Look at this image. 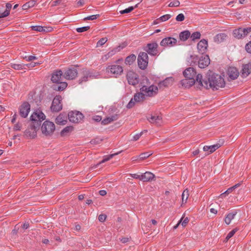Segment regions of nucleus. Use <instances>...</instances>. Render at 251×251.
<instances>
[{"label": "nucleus", "mask_w": 251, "mask_h": 251, "mask_svg": "<svg viewBox=\"0 0 251 251\" xmlns=\"http://www.w3.org/2000/svg\"><path fill=\"white\" fill-rule=\"evenodd\" d=\"M25 59L27 61H30L32 60H36L37 59V57H36L35 56H33V55H30V56H25L24 57Z\"/></svg>", "instance_id": "nucleus-60"}, {"label": "nucleus", "mask_w": 251, "mask_h": 251, "mask_svg": "<svg viewBox=\"0 0 251 251\" xmlns=\"http://www.w3.org/2000/svg\"><path fill=\"white\" fill-rule=\"evenodd\" d=\"M55 125L53 123L49 121H45L42 126L41 131L42 133L46 136H50L55 130Z\"/></svg>", "instance_id": "nucleus-4"}, {"label": "nucleus", "mask_w": 251, "mask_h": 251, "mask_svg": "<svg viewBox=\"0 0 251 251\" xmlns=\"http://www.w3.org/2000/svg\"><path fill=\"white\" fill-rule=\"evenodd\" d=\"M235 188H236V186H233L229 188H228L226 191L224 193H222L221 196V197H223L224 195L226 194H228L230 193H231L233 190H234Z\"/></svg>", "instance_id": "nucleus-55"}, {"label": "nucleus", "mask_w": 251, "mask_h": 251, "mask_svg": "<svg viewBox=\"0 0 251 251\" xmlns=\"http://www.w3.org/2000/svg\"><path fill=\"white\" fill-rule=\"evenodd\" d=\"M158 47V45L156 42L149 43L144 48V50L151 56L158 55L159 52L157 49Z\"/></svg>", "instance_id": "nucleus-8"}, {"label": "nucleus", "mask_w": 251, "mask_h": 251, "mask_svg": "<svg viewBox=\"0 0 251 251\" xmlns=\"http://www.w3.org/2000/svg\"><path fill=\"white\" fill-rule=\"evenodd\" d=\"M200 58L196 54L191 55L187 59V62L190 65H196L199 61Z\"/></svg>", "instance_id": "nucleus-32"}, {"label": "nucleus", "mask_w": 251, "mask_h": 251, "mask_svg": "<svg viewBox=\"0 0 251 251\" xmlns=\"http://www.w3.org/2000/svg\"><path fill=\"white\" fill-rule=\"evenodd\" d=\"M179 5L180 2L178 0H174L169 4L168 6L170 7H178Z\"/></svg>", "instance_id": "nucleus-46"}, {"label": "nucleus", "mask_w": 251, "mask_h": 251, "mask_svg": "<svg viewBox=\"0 0 251 251\" xmlns=\"http://www.w3.org/2000/svg\"><path fill=\"white\" fill-rule=\"evenodd\" d=\"M152 154L151 152H146L141 153L139 155V157L140 159L143 160L151 156Z\"/></svg>", "instance_id": "nucleus-42"}, {"label": "nucleus", "mask_w": 251, "mask_h": 251, "mask_svg": "<svg viewBox=\"0 0 251 251\" xmlns=\"http://www.w3.org/2000/svg\"><path fill=\"white\" fill-rule=\"evenodd\" d=\"M220 147V146L218 144L211 146H204L203 148V150L204 151H208L209 153H211L215 151Z\"/></svg>", "instance_id": "nucleus-28"}, {"label": "nucleus", "mask_w": 251, "mask_h": 251, "mask_svg": "<svg viewBox=\"0 0 251 251\" xmlns=\"http://www.w3.org/2000/svg\"><path fill=\"white\" fill-rule=\"evenodd\" d=\"M171 17V15L166 14L159 17V20L161 22H165L170 19Z\"/></svg>", "instance_id": "nucleus-49"}, {"label": "nucleus", "mask_w": 251, "mask_h": 251, "mask_svg": "<svg viewBox=\"0 0 251 251\" xmlns=\"http://www.w3.org/2000/svg\"><path fill=\"white\" fill-rule=\"evenodd\" d=\"M134 9V7L133 6H129L128 8L120 11V13L121 14H126V13H128L132 11Z\"/></svg>", "instance_id": "nucleus-51"}, {"label": "nucleus", "mask_w": 251, "mask_h": 251, "mask_svg": "<svg viewBox=\"0 0 251 251\" xmlns=\"http://www.w3.org/2000/svg\"><path fill=\"white\" fill-rule=\"evenodd\" d=\"M201 33L199 31L193 32L191 35L190 34V38L192 41H195L196 39H199L201 38Z\"/></svg>", "instance_id": "nucleus-41"}, {"label": "nucleus", "mask_w": 251, "mask_h": 251, "mask_svg": "<svg viewBox=\"0 0 251 251\" xmlns=\"http://www.w3.org/2000/svg\"><path fill=\"white\" fill-rule=\"evenodd\" d=\"M9 15L8 11H3V8H0V18L6 17Z\"/></svg>", "instance_id": "nucleus-45"}, {"label": "nucleus", "mask_w": 251, "mask_h": 251, "mask_svg": "<svg viewBox=\"0 0 251 251\" xmlns=\"http://www.w3.org/2000/svg\"><path fill=\"white\" fill-rule=\"evenodd\" d=\"M141 180L144 182L151 181L154 177V174L150 172H146L141 175Z\"/></svg>", "instance_id": "nucleus-23"}, {"label": "nucleus", "mask_w": 251, "mask_h": 251, "mask_svg": "<svg viewBox=\"0 0 251 251\" xmlns=\"http://www.w3.org/2000/svg\"><path fill=\"white\" fill-rule=\"evenodd\" d=\"M149 121L157 126H160L162 123V117L159 115H153L148 119Z\"/></svg>", "instance_id": "nucleus-25"}, {"label": "nucleus", "mask_w": 251, "mask_h": 251, "mask_svg": "<svg viewBox=\"0 0 251 251\" xmlns=\"http://www.w3.org/2000/svg\"><path fill=\"white\" fill-rule=\"evenodd\" d=\"M197 82L199 85L206 89L212 88L218 90L225 86V81L223 77L215 73H211L208 75V80H203L201 74L197 76Z\"/></svg>", "instance_id": "nucleus-1"}, {"label": "nucleus", "mask_w": 251, "mask_h": 251, "mask_svg": "<svg viewBox=\"0 0 251 251\" xmlns=\"http://www.w3.org/2000/svg\"><path fill=\"white\" fill-rule=\"evenodd\" d=\"M136 56L134 54H132L126 57L125 59V63L126 65H130L134 62V61L136 59Z\"/></svg>", "instance_id": "nucleus-37"}, {"label": "nucleus", "mask_w": 251, "mask_h": 251, "mask_svg": "<svg viewBox=\"0 0 251 251\" xmlns=\"http://www.w3.org/2000/svg\"><path fill=\"white\" fill-rule=\"evenodd\" d=\"M89 29H90L89 26H85L77 28L76 29V31L77 32L81 33V32H83L86 31Z\"/></svg>", "instance_id": "nucleus-44"}, {"label": "nucleus", "mask_w": 251, "mask_h": 251, "mask_svg": "<svg viewBox=\"0 0 251 251\" xmlns=\"http://www.w3.org/2000/svg\"><path fill=\"white\" fill-rule=\"evenodd\" d=\"M146 96L142 92L136 93L133 97L134 101L139 102L143 101L145 99Z\"/></svg>", "instance_id": "nucleus-31"}, {"label": "nucleus", "mask_w": 251, "mask_h": 251, "mask_svg": "<svg viewBox=\"0 0 251 251\" xmlns=\"http://www.w3.org/2000/svg\"><path fill=\"white\" fill-rule=\"evenodd\" d=\"M46 118L45 114L40 109H37L34 111L30 116V120L37 122V126L40 125V123L44 121Z\"/></svg>", "instance_id": "nucleus-7"}, {"label": "nucleus", "mask_w": 251, "mask_h": 251, "mask_svg": "<svg viewBox=\"0 0 251 251\" xmlns=\"http://www.w3.org/2000/svg\"><path fill=\"white\" fill-rule=\"evenodd\" d=\"M72 130V127L71 126H66L61 131V135L63 136L66 135V134Z\"/></svg>", "instance_id": "nucleus-43"}, {"label": "nucleus", "mask_w": 251, "mask_h": 251, "mask_svg": "<svg viewBox=\"0 0 251 251\" xmlns=\"http://www.w3.org/2000/svg\"><path fill=\"white\" fill-rule=\"evenodd\" d=\"M233 33L234 36L238 39L242 38L246 36V34L244 33V30H243V28L235 29Z\"/></svg>", "instance_id": "nucleus-29"}, {"label": "nucleus", "mask_w": 251, "mask_h": 251, "mask_svg": "<svg viewBox=\"0 0 251 251\" xmlns=\"http://www.w3.org/2000/svg\"><path fill=\"white\" fill-rule=\"evenodd\" d=\"M25 133L26 136L34 138L36 136V126L34 125L31 126L25 130Z\"/></svg>", "instance_id": "nucleus-22"}, {"label": "nucleus", "mask_w": 251, "mask_h": 251, "mask_svg": "<svg viewBox=\"0 0 251 251\" xmlns=\"http://www.w3.org/2000/svg\"><path fill=\"white\" fill-rule=\"evenodd\" d=\"M122 49L120 46H118L110 50L107 54L102 57L101 59L103 61H106L109 58L112 57L117 52H119Z\"/></svg>", "instance_id": "nucleus-20"}, {"label": "nucleus", "mask_w": 251, "mask_h": 251, "mask_svg": "<svg viewBox=\"0 0 251 251\" xmlns=\"http://www.w3.org/2000/svg\"><path fill=\"white\" fill-rule=\"evenodd\" d=\"M126 78L128 84L133 86L138 84L140 81L138 75L132 71H129L127 73Z\"/></svg>", "instance_id": "nucleus-12"}, {"label": "nucleus", "mask_w": 251, "mask_h": 251, "mask_svg": "<svg viewBox=\"0 0 251 251\" xmlns=\"http://www.w3.org/2000/svg\"><path fill=\"white\" fill-rule=\"evenodd\" d=\"M107 41L106 38H102L99 40L97 43V47H100L103 45Z\"/></svg>", "instance_id": "nucleus-48"}, {"label": "nucleus", "mask_w": 251, "mask_h": 251, "mask_svg": "<svg viewBox=\"0 0 251 251\" xmlns=\"http://www.w3.org/2000/svg\"><path fill=\"white\" fill-rule=\"evenodd\" d=\"M35 1L34 0H30L23 5V9L24 10L27 9L30 7L34 6L35 4Z\"/></svg>", "instance_id": "nucleus-40"}, {"label": "nucleus", "mask_w": 251, "mask_h": 251, "mask_svg": "<svg viewBox=\"0 0 251 251\" xmlns=\"http://www.w3.org/2000/svg\"><path fill=\"white\" fill-rule=\"evenodd\" d=\"M173 78L172 77H167L164 80L160 81L158 83V87L161 88L162 87H168L172 84Z\"/></svg>", "instance_id": "nucleus-24"}, {"label": "nucleus", "mask_w": 251, "mask_h": 251, "mask_svg": "<svg viewBox=\"0 0 251 251\" xmlns=\"http://www.w3.org/2000/svg\"><path fill=\"white\" fill-rule=\"evenodd\" d=\"M176 39L173 37H166L162 40L160 45L163 47H172L176 44Z\"/></svg>", "instance_id": "nucleus-13"}, {"label": "nucleus", "mask_w": 251, "mask_h": 251, "mask_svg": "<svg viewBox=\"0 0 251 251\" xmlns=\"http://www.w3.org/2000/svg\"><path fill=\"white\" fill-rule=\"evenodd\" d=\"M185 79L181 81L182 86L185 87H189L193 85L196 81H197L196 72L195 70L192 67H189L185 70L183 73Z\"/></svg>", "instance_id": "nucleus-3"}, {"label": "nucleus", "mask_w": 251, "mask_h": 251, "mask_svg": "<svg viewBox=\"0 0 251 251\" xmlns=\"http://www.w3.org/2000/svg\"><path fill=\"white\" fill-rule=\"evenodd\" d=\"M245 49L247 52L251 53V41L246 45Z\"/></svg>", "instance_id": "nucleus-56"}, {"label": "nucleus", "mask_w": 251, "mask_h": 251, "mask_svg": "<svg viewBox=\"0 0 251 251\" xmlns=\"http://www.w3.org/2000/svg\"><path fill=\"white\" fill-rule=\"evenodd\" d=\"M144 132H147V130H144L143 131L139 133H137V134H135V135H134L133 137V140H134V141L138 140L140 138L141 136L142 135V134Z\"/></svg>", "instance_id": "nucleus-53"}, {"label": "nucleus", "mask_w": 251, "mask_h": 251, "mask_svg": "<svg viewBox=\"0 0 251 251\" xmlns=\"http://www.w3.org/2000/svg\"><path fill=\"white\" fill-rule=\"evenodd\" d=\"M22 125L20 123H18L15 125L14 126L13 129L15 131H19L21 129Z\"/></svg>", "instance_id": "nucleus-58"}, {"label": "nucleus", "mask_w": 251, "mask_h": 251, "mask_svg": "<svg viewBox=\"0 0 251 251\" xmlns=\"http://www.w3.org/2000/svg\"><path fill=\"white\" fill-rule=\"evenodd\" d=\"M106 72L113 75V76L117 77L121 75L123 72V67L119 65L113 64L108 66L106 69Z\"/></svg>", "instance_id": "nucleus-5"}, {"label": "nucleus", "mask_w": 251, "mask_h": 251, "mask_svg": "<svg viewBox=\"0 0 251 251\" xmlns=\"http://www.w3.org/2000/svg\"><path fill=\"white\" fill-rule=\"evenodd\" d=\"M19 114L23 118L27 117L30 111V105L27 102H24L19 108Z\"/></svg>", "instance_id": "nucleus-11"}, {"label": "nucleus", "mask_w": 251, "mask_h": 251, "mask_svg": "<svg viewBox=\"0 0 251 251\" xmlns=\"http://www.w3.org/2000/svg\"><path fill=\"white\" fill-rule=\"evenodd\" d=\"M118 119V116L117 115H112L110 117H107L104 119L102 121V124L104 125H107L112 122L115 121Z\"/></svg>", "instance_id": "nucleus-33"}, {"label": "nucleus", "mask_w": 251, "mask_h": 251, "mask_svg": "<svg viewBox=\"0 0 251 251\" xmlns=\"http://www.w3.org/2000/svg\"><path fill=\"white\" fill-rule=\"evenodd\" d=\"M244 30V33L246 34V36L251 32V27H247L243 28Z\"/></svg>", "instance_id": "nucleus-64"}, {"label": "nucleus", "mask_w": 251, "mask_h": 251, "mask_svg": "<svg viewBox=\"0 0 251 251\" xmlns=\"http://www.w3.org/2000/svg\"><path fill=\"white\" fill-rule=\"evenodd\" d=\"M210 61L209 56L203 55L199 59L198 61L199 67L201 69L205 68L209 65Z\"/></svg>", "instance_id": "nucleus-16"}, {"label": "nucleus", "mask_w": 251, "mask_h": 251, "mask_svg": "<svg viewBox=\"0 0 251 251\" xmlns=\"http://www.w3.org/2000/svg\"><path fill=\"white\" fill-rule=\"evenodd\" d=\"M227 74L229 78L232 80H234L238 77L239 73L236 68L230 67L227 70Z\"/></svg>", "instance_id": "nucleus-18"}, {"label": "nucleus", "mask_w": 251, "mask_h": 251, "mask_svg": "<svg viewBox=\"0 0 251 251\" xmlns=\"http://www.w3.org/2000/svg\"><path fill=\"white\" fill-rule=\"evenodd\" d=\"M227 37V35L225 33H220L214 37V41L217 43H221L224 41Z\"/></svg>", "instance_id": "nucleus-27"}, {"label": "nucleus", "mask_w": 251, "mask_h": 251, "mask_svg": "<svg viewBox=\"0 0 251 251\" xmlns=\"http://www.w3.org/2000/svg\"><path fill=\"white\" fill-rule=\"evenodd\" d=\"M188 222H189V219L187 217H186L183 220L182 219L181 223V225L182 226L184 227L186 226V225L188 224Z\"/></svg>", "instance_id": "nucleus-62"}, {"label": "nucleus", "mask_w": 251, "mask_h": 251, "mask_svg": "<svg viewBox=\"0 0 251 251\" xmlns=\"http://www.w3.org/2000/svg\"><path fill=\"white\" fill-rule=\"evenodd\" d=\"M118 153H114L110 154L108 156H105L104 158L100 161V163H98L97 164L94 165L93 167V169L97 168L100 164L105 162L106 161H107L109 160L110 159H111L113 156H114L115 155L117 154Z\"/></svg>", "instance_id": "nucleus-36"}, {"label": "nucleus", "mask_w": 251, "mask_h": 251, "mask_svg": "<svg viewBox=\"0 0 251 251\" xmlns=\"http://www.w3.org/2000/svg\"><path fill=\"white\" fill-rule=\"evenodd\" d=\"M77 70L75 68H69L64 73L63 77L68 80L75 79L77 75Z\"/></svg>", "instance_id": "nucleus-15"}, {"label": "nucleus", "mask_w": 251, "mask_h": 251, "mask_svg": "<svg viewBox=\"0 0 251 251\" xmlns=\"http://www.w3.org/2000/svg\"><path fill=\"white\" fill-rule=\"evenodd\" d=\"M55 123L58 125H65L67 123L66 114H60L55 119Z\"/></svg>", "instance_id": "nucleus-26"}, {"label": "nucleus", "mask_w": 251, "mask_h": 251, "mask_svg": "<svg viewBox=\"0 0 251 251\" xmlns=\"http://www.w3.org/2000/svg\"><path fill=\"white\" fill-rule=\"evenodd\" d=\"M131 176L134 178L139 179L140 180H141V175H140L137 174H131Z\"/></svg>", "instance_id": "nucleus-63"}, {"label": "nucleus", "mask_w": 251, "mask_h": 251, "mask_svg": "<svg viewBox=\"0 0 251 251\" xmlns=\"http://www.w3.org/2000/svg\"><path fill=\"white\" fill-rule=\"evenodd\" d=\"M189 197V191L187 189L185 190L181 195L182 203H186Z\"/></svg>", "instance_id": "nucleus-39"}, {"label": "nucleus", "mask_w": 251, "mask_h": 251, "mask_svg": "<svg viewBox=\"0 0 251 251\" xmlns=\"http://www.w3.org/2000/svg\"><path fill=\"white\" fill-rule=\"evenodd\" d=\"M185 19L184 15L182 13L179 14L176 17V20L178 22H182Z\"/></svg>", "instance_id": "nucleus-54"}, {"label": "nucleus", "mask_w": 251, "mask_h": 251, "mask_svg": "<svg viewBox=\"0 0 251 251\" xmlns=\"http://www.w3.org/2000/svg\"><path fill=\"white\" fill-rule=\"evenodd\" d=\"M190 36V32L188 30L181 32L179 34V38L181 41H186Z\"/></svg>", "instance_id": "nucleus-35"}, {"label": "nucleus", "mask_w": 251, "mask_h": 251, "mask_svg": "<svg viewBox=\"0 0 251 251\" xmlns=\"http://www.w3.org/2000/svg\"><path fill=\"white\" fill-rule=\"evenodd\" d=\"M83 76L79 79V83L81 84L84 82H86L89 79L96 78L98 75H95V73L89 70H84L83 71Z\"/></svg>", "instance_id": "nucleus-14"}, {"label": "nucleus", "mask_w": 251, "mask_h": 251, "mask_svg": "<svg viewBox=\"0 0 251 251\" xmlns=\"http://www.w3.org/2000/svg\"><path fill=\"white\" fill-rule=\"evenodd\" d=\"M58 84V86H54L53 87V89L57 91H63L64 90L67 86V83L66 82L60 81L59 83H57Z\"/></svg>", "instance_id": "nucleus-34"}, {"label": "nucleus", "mask_w": 251, "mask_h": 251, "mask_svg": "<svg viewBox=\"0 0 251 251\" xmlns=\"http://www.w3.org/2000/svg\"><path fill=\"white\" fill-rule=\"evenodd\" d=\"M138 64L139 67L142 69H145L148 64L149 57L147 53L141 52L138 56Z\"/></svg>", "instance_id": "nucleus-6"}, {"label": "nucleus", "mask_w": 251, "mask_h": 251, "mask_svg": "<svg viewBox=\"0 0 251 251\" xmlns=\"http://www.w3.org/2000/svg\"><path fill=\"white\" fill-rule=\"evenodd\" d=\"M237 231V228H234L233 230H232L231 231H230L227 235V236L226 238V240H228L230 238H231L234 235V234L236 233V232Z\"/></svg>", "instance_id": "nucleus-50"}, {"label": "nucleus", "mask_w": 251, "mask_h": 251, "mask_svg": "<svg viewBox=\"0 0 251 251\" xmlns=\"http://www.w3.org/2000/svg\"><path fill=\"white\" fill-rule=\"evenodd\" d=\"M10 67L17 70H24L25 69V65L24 64H15V63H11Z\"/></svg>", "instance_id": "nucleus-38"}, {"label": "nucleus", "mask_w": 251, "mask_h": 251, "mask_svg": "<svg viewBox=\"0 0 251 251\" xmlns=\"http://www.w3.org/2000/svg\"><path fill=\"white\" fill-rule=\"evenodd\" d=\"M251 73V64L248 63L243 65L241 76L243 77H246Z\"/></svg>", "instance_id": "nucleus-21"}, {"label": "nucleus", "mask_w": 251, "mask_h": 251, "mask_svg": "<svg viewBox=\"0 0 251 251\" xmlns=\"http://www.w3.org/2000/svg\"><path fill=\"white\" fill-rule=\"evenodd\" d=\"M39 63H35V62H31L27 64H24L25 65V67H26L28 68H33L35 67L36 65L39 64Z\"/></svg>", "instance_id": "nucleus-57"}, {"label": "nucleus", "mask_w": 251, "mask_h": 251, "mask_svg": "<svg viewBox=\"0 0 251 251\" xmlns=\"http://www.w3.org/2000/svg\"><path fill=\"white\" fill-rule=\"evenodd\" d=\"M135 102H136L134 101L133 98H132L131 99V100H130V101L127 104V105L126 106L127 108H131L132 107H133L134 105Z\"/></svg>", "instance_id": "nucleus-59"}, {"label": "nucleus", "mask_w": 251, "mask_h": 251, "mask_svg": "<svg viewBox=\"0 0 251 251\" xmlns=\"http://www.w3.org/2000/svg\"><path fill=\"white\" fill-rule=\"evenodd\" d=\"M31 28L33 30L37 31H39V32H42V31L45 30V29H44V27L40 25L31 26Z\"/></svg>", "instance_id": "nucleus-47"}, {"label": "nucleus", "mask_w": 251, "mask_h": 251, "mask_svg": "<svg viewBox=\"0 0 251 251\" xmlns=\"http://www.w3.org/2000/svg\"><path fill=\"white\" fill-rule=\"evenodd\" d=\"M63 75V73L61 70L57 71L52 74L51 80L53 83H59L62 80Z\"/></svg>", "instance_id": "nucleus-19"}, {"label": "nucleus", "mask_w": 251, "mask_h": 251, "mask_svg": "<svg viewBox=\"0 0 251 251\" xmlns=\"http://www.w3.org/2000/svg\"><path fill=\"white\" fill-rule=\"evenodd\" d=\"M106 218V215L105 214H100L99 216L98 219L99 221L103 222Z\"/></svg>", "instance_id": "nucleus-61"}, {"label": "nucleus", "mask_w": 251, "mask_h": 251, "mask_svg": "<svg viewBox=\"0 0 251 251\" xmlns=\"http://www.w3.org/2000/svg\"><path fill=\"white\" fill-rule=\"evenodd\" d=\"M83 115L79 111H72L68 113L69 121L74 123H78L82 121Z\"/></svg>", "instance_id": "nucleus-9"}, {"label": "nucleus", "mask_w": 251, "mask_h": 251, "mask_svg": "<svg viewBox=\"0 0 251 251\" xmlns=\"http://www.w3.org/2000/svg\"><path fill=\"white\" fill-rule=\"evenodd\" d=\"M140 87V91L142 92L146 97H151L158 93V87L151 84L147 77H144L141 80Z\"/></svg>", "instance_id": "nucleus-2"}, {"label": "nucleus", "mask_w": 251, "mask_h": 251, "mask_svg": "<svg viewBox=\"0 0 251 251\" xmlns=\"http://www.w3.org/2000/svg\"><path fill=\"white\" fill-rule=\"evenodd\" d=\"M208 42L205 39L201 40L197 45V49L199 53L203 54L207 50Z\"/></svg>", "instance_id": "nucleus-17"}, {"label": "nucleus", "mask_w": 251, "mask_h": 251, "mask_svg": "<svg viewBox=\"0 0 251 251\" xmlns=\"http://www.w3.org/2000/svg\"><path fill=\"white\" fill-rule=\"evenodd\" d=\"M62 97L60 96H56L53 99L50 107L51 110L53 112H58L62 108L61 104Z\"/></svg>", "instance_id": "nucleus-10"}, {"label": "nucleus", "mask_w": 251, "mask_h": 251, "mask_svg": "<svg viewBox=\"0 0 251 251\" xmlns=\"http://www.w3.org/2000/svg\"><path fill=\"white\" fill-rule=\"evenodd\" d=\"M237 214V212L235 210L232 211L228 213L226 216L225 219V222L226 225H229L231 223V221L233 219L235 216Z\"/></svg>", "instance_id": "nucleus-30"}, {"label": "nucleus", "mask_w": 251, "mask_h": 251, "mask_svg": "<svg viewBox=\"0 0 251 251\" xmlns=\"http://www.w3.org/2000/svg\"><path fill=\"white\" fill-rule=\"evenodd\" d=\"M100 16L99 14L97 15H93L91 16H89L87 17H85L84 20H94L97 19Z\"/></svg>", "instance_id": "nucleus-52"}]
</instances>
